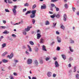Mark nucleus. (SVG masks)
<instances>
[{
  "label": "nucleus",
  "mask_w": 79,
  "mask_h": 79,
  "mask_svg": "<svg viewBox=\"0 0 79 79\" xmlns=\"http://www.w3.org/2000/svg\"><path fill=\"white\" fill-rule=\"evenodd\" d=\"M2 22L4 24H6V20H2Z\"/></svg>",
  "instance_id": "43"
},
{
  "label": "nucleus",
  "mask_w": 79,
  "mask_h": 79,
  "mask_svg": "<svg viewBox=\"0 0 79 79\" xmlns=\"http://www.w3.org/2000/svg\"><path fill=\"white\" fill-rule=\"evenodd\" d=\"M14 9H16V7H17V6H14Z\"/></svg>",
  "instance_id": "63"
},
{
  "label": "nucleus",
  "mask_w": 79,
  "mask_h": 79,
  "mask_svg": "<svg viewBox=\"0 0 79 79\" xmlns=\"http://www.w3.org/2000/svg\"><path fill=\"white\" fill-rule=\"evenodd\" d=\"M5 11H6V12H10V11L9 10H8V9H5Z\"/></svg>",
  "instance_id": "41"
},
{
  "label": "nucleus",
  "mask_w": 79,
  "mask_h": 79,
  "mask_svg": "<svg viewBox=\"0 0 79 79\" xmlns=\"http://www.w3.org/2000/svg\"><path fill=\"white\" fill-rule=\"evenodd\" d=\"M68 66L69 68H71V64H68Z\"/></svg>",
  "instance_id": "48"
},
{
  "label": "nucleus",
  "mask_w": 79,
  "mask_h": 79,
  "mask_svg": "<svg viewBox=\"0 0 79 79\" xmlns=\"http://www.w3.org/2000/svg\"><path fill=\"white\" fill-rule=\"evenodd\" d=\"M7 54H8V52H5L2 54V56H4L6 55Z\"/></svg>",
  "instance_id": "20"
},
{
  "label": "nucleus",
  "mask_w": 79,
  "mask_h": 79,
  "mask_svg": "<svg viewBox=\"0 0 79 79\" xmlns=\"http://www.w3.org/2000/svg\"><path fill=\"white\" fill-rule=\"evenodd\" d=\"M51 6L52 7H54V6H55L54 4H51Z\"/></svg>",
  "instance_id": "45"
},
{
  "label": "nucleus",
  "mask_w": 79,
  "mask_h": 79,
  "mask_svg": "<svg viewBox=\"0 0 79 79\" xmlns=\"http://www.w3.org/2000/svg\"><path fill=\"white\" fill-rule=\"evenodd\" d=\"M64 6L65 8H68V5L67 4H65L64 5Z\"/></svg>",
  "instance_id": "35"
},
{
  "label": "nucleus",
  "mask_w": 79,
  "mask_h": 79,
  "mask_svg": "<svg viewBox=\"0 0 79 79\" xmlns=\"http://www.w3.org/2000/svg\"><path fill=\"white\" fill-rule=\"evenodd\" d=\"M36 11H37V10H32L31 13L33 15H35V13H36Z\"/></svg>",
  "instance_id": "11"
},
{
  "label": "nucleus",
  "mask_w": 79,
  "mask_h": 79,
  "mask_svg": "<svg viewBox=\"0 0 79 79\" xmlns=\"http://www.w3.org/2000/svg\"><path fill=\"white\" fill-rule=\"evenodd\" d=\"M37 32L38 33L40 32V33H38L37 35V39H39L40 37H41V35H40V31L38 30Z\"/></svg>",
  "instance_id": "1"
},
{
  "label": "nucleus",
  "mask_w": 79,
  "mask_h": 79,
  "mask_svg": "<svg viewBox=\"0 0 79 79\" xmlns=\"http://www.w3.org/2000/svg\"><path fill=\"white\" fill-rule=\"evenodd\" d=\"M55 8L56 9V11H59L60 10V9H59V8H58V7H56V6H55Z\"/></svg>",
  "instance_id": "22"
},
{
  "label": "nucleus",
  "mask_w": 79,
  "mask_h": 79,
  "mask_svg": "<svg viewBox=\"0 0 79 79\" xmlns=\"http://www.w3.org/2000/svg\"><path fill=\"white\" fill-rule=\"evenodd\" d=\"M27 63L28 64H31L32 63V60L31 59H28L27 61Z\"/></svg>",
  "instance_id": "2"
},
{
  "label": "nucleus",
  "mask_w": 79,
  "mask_h": 79,
  "mask_svg": "<svg viewBox=\"0 0 79 79\" xmlns=\"http://www.w3.org/2000/svg\"><path fill=\"white\" fill-rule=\"evenodd\" d=\"M43 42H44V40L42 38L40 40V43L42 44V43H43Z\"/></svg>",
  "instance_id": "31"
},
{
  "label": "nucleus",
  "mask_w": 79,
  "mask_h": 79,
  "mask_svg": "<svg viewBox=\"0 0 79 79\" xmlns=\"http://www.w3.org/2000/svg\"><path fill=\"white\" fill-rule=\"evenodd\" d=\"M55 16H56V14H54L52 15H50V17L51 18H54Z\"/></svg>",
  "instance_id": "18"
},
{
  "label": "nucleus",
  "mask_w": 79,
  "mask_h": 79,
  "mask_svg": "<svg viewBox=\"0 0 79 79\" xmlns=\"http://www.w3.org/2000/svg\"><path fill=\"white\" fill-rule=\"evenodd\" d=\"M14 76H16V75H17V74L15 73H14Z\"/></svg>",
  "instance_id": "59"
},
{
  "label": "nucleus",
  "mask_w": 79,
  "mask_h": 79,
  "mask_svg": "<svg viewBox=\"0 0 79 79\" xmlns=\"http://www.w3.org/2000/svg\"><path fill=\"white\" fill-rule=\"evenodd\" d=\"M76 77L77 79H79V75L78 74H77L76 75Z\"/></svg>",
  "instance_id": "30"
},
{
  "label": "nucleus",
  "mask_w": 79,
  "mask_h": 79,
  "mask_svg": "<svg viewBox=\"0 0 79 79\" xmlns=\"http://www.w3.org/2000/svg\"><path fill=\"white\" fill-rule=\"evenodd\" d=\"M55 67H56V68H58L59 66H60V65L58 63V61H55Z\"/></svg>",
  "instance_id": "4"
},
{
  "label": "nucleus",
  "mask_w": 79,
  "mask_h": 79,
  "mask_svg": "<svg viewBox=\"0 0 79 79\" xmlns=\"http://www.w3.org/2000/svg\"><path fill=\"white\" fill-rule=\"evenodd\" d=\"M12 37H16V35L14 34H12Z\"/></svg>",
  "instance_id": "49"
},
{
  "label": "nucleus",
  "mask_w": 79,
  "mask_h": 79,
  "mask_svg": "<svg viewBox=\"0 0 79 79\" xmlns=\"http://www.w3.org/2000/svg\"><path fill=\"white\" fill-rule=\"evenodd\" d=\"M38 48H37L35 49V52H38Z\"/></svg>",
  "instance_id": "53"
},
{
  "label": "nucleus",
  "mask_w": 79,
  "mask_h": 79,
  "mask_svg": "<svg viewBox=\"0 0 79 79\" xmlns=\"http://www.w3.org/2000/svg\"><path fill=\"white\" fill-rule=\"evenodd\" d=\"M35 14H32L31 15H30V18H35Z\"/></svg>",
  "instance_id": "10"
},
{
  "label": "nucleus",
  "mask_w": 79,
  "mask_h": 79,
  "mask_svg": "<svg viewBox=\"0 0 79 79\" xmlns=\"http://www.w3.org/2000/svg\"><path fill=\"white\" fill-rule=\"evenodd\" d=\"M49 24H50V23L48 21V20L46 21V23H45V25H49Z\"/></svg>",
  "instance_id": "21"
},
{
  "label": "nucleus",
  "mask_w": 79,
  "mask_h": 79,
  "mask_svg": "<svg viewBox=\"0 0 79 79\" xmlns=\"http://www.w3.org/2000/svg\"><path fill=\"white\" fill-rule=\"evenodd\" d=\"M23 49H25V48H26V47L24 46H23Z\"/></svg>",
  "instance_id": "61"
},
{
  "label": "nucleus",
  "mask_w": 79,
  "mask_h": 79,
  "mask_svg": "<svg viewBox=\"0 0 79 79\" xmlns=\"http://www.w3.org/2000/svg\"><path fill=\"white\" fill-rule=\"evenodd\" d=\"M49 13H50V14H53V12H52L49 11Z\"/></svg>",
  "instance_id": "58"
},
{
  "label": "nucleus",
  "mask_w": 79,
  "mask_h": 79,
  "mask_svg": "<svg viewBox=\"0 0 79 79\" xmlns=\"http://www.w3.org/2000/svg\"><path fill=\"white\" fill-rule=\"evenodd\" d=\"M26 10H27V9H26V8H25L23 9V12H25V11H26Z\"/></svg>",
  "instance_id": "37"
},
{
  "label": "nucleus",
  "mask_w": 79,
  "mask_h": 79,
  "mask_svg": "<svg viewBox=\"0 0 79 79\" xmlns=\"http://www.w3.org/2000/svg\"><path fill=\"white\" fill-rule=\"evenodd\" d=\"M45 8H46V6L45 5L44 6H41V9H45Z\"/></svg>",
  "instance_id": "16"
},
{
  "label": "nucleus",
  "mask_w": 79,
  "mask_h": 79,
  "mask_svg": "<svg viewBox=\"0 0 79 79\" xmlns=\"http://www.w3.org/2000/svg\"><path fill=\"white\" fill-rule=\"evenodd\" d=\"M13 56V52L11 53V54L10 55H8L7 56L8 58H9V59H11L12 57Z\"/></svg>",
  "instance_id": "3"
},
{
  "label": "nucleus",
  "mask_w": 79,
  "mask_h": 79,
  "mask_svg": "<svg viewBox=\"0 0 79 79\" xmlns=\"http://www.w3.org/2000/svg\"><path fill=\"white\" fill-rule=\"evenodd\" d=\"M47 75L48 77H51L52 73L50 72H48L47 73Z\"/></svg>",
  "instance_id": "7"
},
{
  "label": "nucleus",
  "mask_w": 79,
  "mask_h": 79,
  "mask_svg": "<svg viewBox=\"0 0 79 79\" xmlns=\"http://www.w3.org/2000/svg\"><path fill=\"white\" fill-rule=\"evenodd\" d=\"M25 53L26 54H27V55H29V53L27 52V51H26Z\"/></svg>",
  "instance_id": "56"
},
{
  "label": "nucleus",
  "mask_w": 79,
  "mask_h": 79,
  "mask_svg": "<svg viewBox=\"0 0 79 79\" xmlns=\"http://www.w3.org/2000/svg\"><path fill=\"white\" fill-rule=\"evenodd\" d=\"M23 34H24V35H26V34H27V33H26V31H25V30H23Z\"/></svg>",
  "instance_id": "26"
},
{
  "label": "nucleus",
  "mask_w": 79,
  "mask_h": 79,
  "mask_svg": "<svg viewBox=\"0 0 79 79\" xmlns=\"http://www.w3.org/2000/svg\"><path fill=\"white\" fill-rule=\"evenodd\" d=\"M58 0H51L52 2H56V1H58Z\"/></svg>",
  "instance_id": "40"
},
{
  "label": "nucleus",
  "mask_w": 79,
  "mask_h": 79,
  "mask_svg": "<svg viewBox=\"0 0 79 79\" xmlns=\"http://www.w3.org/2000/svg\"><path fill=\"white\" fill-rule=\"evenodd\" d=\"M32 28V27H27V28H25V31H26V32H28L29 31H30V29Z\"/></svg>",
  "instance_id": "5"
},
{
  "label": "nucleus",
  "mask_w": 79,
  "mask_h": 79,
  "mask_svg": "<svg viewBox=\"0 0 79 79\" xmlns=\"http://www.w3.org/2000/svg\"><path fill=\"white\" fill-rule=\"evenodd\" d=\"M31 10L28 11L25 14L26 15H28V14H30V13H31Z\"/></svg>",
  "instance_id": "17"
},
{
  "label": "nucleus",
  "mask_w": 79,
  "mask_h": 79,
  "mask_svg": "<svg viewBox=\"0 0 79 79\" xmlns=\"http://www.w3.org/2000/svg\"><path fill=\"white\" fill-rule=\"evenodd\" d=\"M9 33H10V32L6 30L5 31L3 32V34H9Z\"/></svg>",
  "instance_id": "12"
},
{
  "label": "nucleus",
  "mask_w": 79,
  "mask_h": 79,
  "mask_svg": "<svg viewBox=\"0 0 79 79\" xmlns=\"http://www.w3.org/2000/svg\"><path fill=\"white\" fill-rule=\"evenodd\" d=\"M57 39L58 40V42L59 43H60V42H61V39H60V38H59V37L58 36L57 37Z\"/></svg>",
  "instance_id": "13"
},
{
  "label": "nucleus",
  "mask_w": 79,
  "mask_h": 79,
  "mask_svg": "<svg viewBox=\"0 0 79 79\" xmlns=\"http://www.w3.org/2000/svg\"><path fill=\"white\" fill-rule=\"evenodd\" d=\"M73 11H75V10H76V8L74 7H73Z\"/></svg>",
  "instance_id": "50"
},
{
  "label": "nucleus",
  "mask_w": 79,
  "mask_h": 79,
  "mask_svg": "<svg viewBox=\"0 0 79 79\" xmlns=\"http://www.w3.org/2000/svg\"><path fill=\"white\" fill-rule=\"evenodd\" d=\"M0 28L1 29H5V28H6V27L1 26L0 27Z\"/></svg>",
  "instance_id": "29"
},
{
  "label": "nucleus",
  "mask_w": 79,
  "mask_h": 79,
  "mask_svg": "<svg viewBox=\"0 0 79 79\" xmlns=\"http://www.w3.org/2000/svg\"><path fill=\"white\" fill-rule=\"evenodd\" d=\"M40 63H41V64H42V63H43V60H41L40 61Z\"/></svg>",
  "instance_id": "55"
},
{
  "label": "nucleus",
  "mask_w": 79,
  "mask_h": 79,
  "mask_svg": "<svg viewBox=\"0 0 79 79\" xmlns=\"http://www.w3.org/2000/svg\"><path fill=\"white\" fill-rule=\"evenodd\" d=\"M56 76V74H55L54 73L53 74V77H55Z\"/></svg>",
  "instance_id": "51"
},
{
  "label": "nucleus",
  "mask_w": 79,
  "mask_h": 79,
  "mask_svg": "<svg viewBox=\"0 0 79 79\" xmlns=\"http://www.w3.org/2000/svg\"><path fill=\"white\" fill-rule=\"evenodd\" d=\"M50 57H47L46 58L45 60L46 61H48V60H50Z\"/></svg>",
  "instance_id": "28"
},
{
  "label": "nucleus",
  "mask_w": 79,
  "mask_h": 79,
  "mask_svg": "<svg viewBox=\"0 0 79 79\" xmlns=\"http://www.w3.org/2000/svg\"><path fill=\"white\" fill-rule=\"evenodd\" d=\"M69 60L70 61H72V60H73V58L71 57L70 58Z\"/></svg>",
  "instance_id": "57"
},
{
  "label": "nucleus",
  "mask_w": 79,
  "mask_h": 79,
  "mask_svg": "<svg viewBox=\"0 0 79 79\" xmlns=\"http://www.w3.org/2000/svg\"><path fill=\"white\" fill-rule=\"evenodd\" d=\"M60 28H61V29H63V30H64V29H65V27H64V26L62 25L60 27Z\"/></svg>",
  "instance_id": "25"
},
{
  "label": "nucleus",
  "mask_w": 79,
  "mask_h": 79,
  "mask_svg": "<svg viewBox=\"0 0 79 79\" xmlns=\"http://www.w3.org/2000/svg\"><path fill=\"white\" fill-rule=\"evenodd\" d=\"M60 50V48L58 47H57L56 50H58V51H59V50Z\"/></svg>",
  "instance_id": "39"
},
{
  "label": "nucleus",
  "mask_w": 79,
  "mask_h": 79,
  "mask_svg": "<svg viewBox=\"0 0 79 79\" xmlns=\"http://www.w3.org/2000/svg\"><path fill=\"white\" fill-rule=\"evenodd\" d=\"M56 25V23L55 24V23H53V26L54 27H55Z\"/></svg>",
  "instance_id": "46"
},
{
  "label": "nucleus",
  "mask_w": 79,
  "mask_h": 79,
  "mask_svg": "<svg viewBox=\"0 0 79 79\" xmlns=\"http://www.w3.org/2000/svg\"><path fill=\"white\" fill-rule=\"evenodd\" d=\"M36 7V5L35 4L33 6V9H34Z\"/></svg>",
  "instance_id": "38"
},
{
  "label": "nucleus",
  "mask_w": 79,
  "mask_h": 79,
  "mask_svg": "<svg viewBox=\"0 0 79 79\" xmlns=\"http://www.w3.org/2000/svg\"><path fill=\"white\" fill-rule=\"evenodd\" d=\"M2 61H3V63H7V62H8V60H5V59H3L2 60Z\"/></svg>",
  "instance_id": "19"
},
{
  "label": "nucleus",
  "mask_w": 79,
  "mask_h": 79,
  "mask_svg": "<svg viewBox=\"0 0 79 79\" xmlns=\"http://www.w3.org/2000/svg\"><path fill=\"white\" fill-rule=\"evenodd\" d=\"M8 3H12V2H11V1H10L9 0H8Z\"/></svg>",
  "instance_id": "42"
},
{
  "label": "nucleus",
  "mask_w": 79,
  "mask_h": 79,
  "mask_svg": "<svg viewBox=\"0 0 79 79\" xmlns=\"http://www.w3.org/2000/svg\"><path fill=\"white\" fill-rule=\"evenodd\" d=\"M77 15L79 16V12H77Z\"/></svg>",
  "instance_id": "64"
},
{
  "label": "nucleus",
  "mask_w": 79,
  "mask_h": 79,
  "mask_svg": "<svg viewBox=\"0 0 79 79\" xmlns=\"http://www.w3.org/2000/svg\"><path fill=\"white\" fill-rule=\"evenodd\" d=\"M42 49L44 51H45L46 52H47V49H46V47L44 45H43L42 46Z\"/></svg>",
  "instance_id": "6"
},
{
  "label": "nucleus",
  "mask_w": 79,
  "mask_h": 79,
  "mask_svg": "<svg viewBox=\"0 0 79 79\" xmlns=\"http://www.w3.org/2000/svg\"><path fill=\"white\" fill-rule=\"evenodd\" d=\"M25 6H29V4L27 3H26L24 5Z\"/></svg>",
  "instance_id": "33"
},
{
  "label": "nucleus",
  "mask_w": 79,
  "mask_h": 79,
  "mask_svg": "<svg viewBox=\"0 0 79 79\" xmlns=\"http://www.w3.org/2000/svg\"><path fill=\"white\" fill-rule=\"evenodd\" d=\"M32 79H37V78H36V77H32Z\"/></svg>",
  "instance_id": "60"
},
{
  "label": "nucleus",
  "mask_w": 79,
  "mask_h": 79,
  "mask_svg": "<svg viewBox=\"0 0 79 79\" xmlns=\"http://www.w3.org/2000/svg\"><path fill=\"white\" fill-rule=\"evenodd\" d=\"M14 61H15V63H18V62H19V61L17 60H14Z\"/></svg>",
  "instance_id": "47"
},
{
  "label": "nucleus",
  "mask_w": 79,
  "mask_h": 79,
  "mask_svg": "<svg viewBox=\"0 0 79 79\" xmlns=\"http://www.w3.org/2000/svg\"><path fill=\"white\" fill-rule=\"evenodd\" d=\"M56 16L57 18H59V17H60V15L58 14L57 15H56Z\"/></svg>",
  "instance_id": "36"
},
{
  "label": "nucleus",
  "mask_w": 79,
  "mask_h": 79,
  "mask_svg": "<svg viewBox=\"0 0 79 79\" xmlns=\"http://www.w3.org/2000/svg\"><path fill=\"white\" fill-rule=\"evenodd\" d=\"M66 18H67V16H66V15L65 14L64 15L63 19V20L64 21H66Z\"/></svg>",
  "instance_id": "8"
},
{
  "label": "nucleus",
  "mask_w": 79,
  "mask_h": 79,
  "mask_svg": "<svg viewBox=\"0 0 79 79\" xmlns=\"http://www.w3.org/2000/svg\"><path fill=\"white\" fill-rule=\"evenodd\" d=\"M6 43H4L2 45V48H4V47H6Z\"/></svg>",
  "instance_id": "23"
},
{
  "label": "nucleus",
  "mask_w": 79,
  "mask_h": 79,
  "mask_svg": "<svg viewBox=\"0 0 79 79\" xmlns=\"http://www.w3.org/2000/svg\"><path fill=\"white\" fill-rule=\"evenodd\" d=\"M30 44H31V45H33L34 44V42L32 41H30Z\"/></svg>",
  "instance_id": "27"
},
{
  "label": "nucleus",
  "mask_w": 79,
  "mask_h": 79,
  "mask_svg": "<svg viewBox=\"0 0 79 79\" xmlns=\"http://www.w3.org/2000/svg\"><path fill=\"white\" fill-rule=\"evenodd\" d=\"M27 47L28 48H29V52H32V49L31 48V47L29 45H27Z\"/></svg>",
  "instance_id": "15"
},
{
  "label": "nucleus",
  "mask_w": 79,
  "mask_h": 79,
  "mask_svg": "<svg viewBox=\"0 0 79 79\" xmlns=\"http://www.w3.org/2000/svg\"><path fill=\"white\" fill-rule=\"evenodd\" d=\"M69 49L70 50V52H73L74 50H73L72 49V48H71V47L70 46L69 47Z\"/></svg>",
  "instance_id": "24"
},
{
  "label": "nucleus",
  "mask_w": 79,
  "mask_h": 79,
  "mask_svg": "<svg viewBox=\"0 0 79 79\" xmlns=\"http://www.w3.org/2000/svg\"><path fill=\"white\" fill-rule=\"evenodd\" d=\"M61 56L64 59V60H66V55L63 54H62Z\"/></svg>",
  "instance_id": "14"
},
{
  "label": "nucleus",
  "mask_w": 79,
  "mask_h": 79,
  "mask_svg": "<svg viewBox=\"0 0 79 79\" xmlns=\"http://www.w3.org/2000/svg\"><path fill=\"white\" fill-rule=\"evenodd\" d=\"M12 11L13 12V13L14 15H16V9H13Z\"/></svg>",
  "instance_id": "9"
},
{
  "label": "nucleus",
  "mask_w": 79,
  "mask_h": 79,
  "mask_svg": "<svg viewBox=\"0 0 79 79\" xmlns=\"http://www.w3.org/2000/svg\"><path fill=\"white\" fill-rule=\"evenodd\" d=\"M74 41L73 40H72L71 41V42H70V43H74Z\"/></svg>",
  "instance_id": "62"
},
{
  "label": "nucleus",
  "mask_w": 79,
  "mask_h": 79,
  "mask_svg": "<svg viewBox=\"0 0 79 79\" xmlns=\"http://www.w3.org/2000/svg\"><path fill=\"white\" fill-rule=\"evenodd\" d=\"M76 67H74V71H73V72H75L76 71Z\"/></svg>",
  "instance_id": "44"
},
{
  "label": "nucleus",
  "mask_w": 79,
  "mask_h": 79,
  "mask_svg": "<svg viewBox=\"0 0 79 79\" xmlns=\"http://www.w3.org/2000/svg\"><path fill=\"white\" fill-rule=\"evenodd\" d=\"M56 34L57 35H59V34H60V33H59V32H58V31H56Z\"/></svg>",
  "instance_id": "54"
},
{
  "label": "nucleus",
  "mask_w": 79,
  "mask_h": 79,
  "mask_svg": "<svg viewBox=\"0 0 79 79\" xmlns=\"http://www.w3.org/2000/svg\"><path fill=\"white\" fill-rule=\"evenodd\" d=\"M32 22L33 24H34V23L35 22V20L34 19H33L32 20Z\"/></svg>",
  "instance_id": "34"
},
{
  "label": "nucleus",
  "mask_w": 79,
  "mask_h": 79,
  "mask_svg": "<svg viewBox=\"0 0 79 79\" xmlns=\"http://www.w3.org/2000/svg\"><path fill=\"white\" fill-rule=\"evenodd\" d=\"M35 64L36 65H37V64H38V62H37V60H35Z\"/></svg>",
  "instance_id": "32"
},
{
  "label": "nucleus",
  "mask_w": 79,
  "mask_h": 79,
  "mask_svg": "<svg viewBox=\"0 0 79 79\" xmlns=\"http://www.w3.org/2000/svg\"><path fill=\"white\" fill-rule=\"evenodd\" d=\"M21 24V22H19V23H16L14 24V25H16V24Z\"/></svg>",
  "instance_id": "52"
}]
</instances>
